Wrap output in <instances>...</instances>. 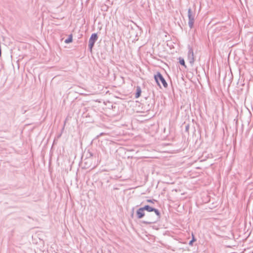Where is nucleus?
Wrapping results in <instances>:
<instances>
[{"instance_id":"423d86ee","label":"nucleus","mask_w":253,"mask_h":253,"mask_svg":"<svg viewBox=\"0 0 253 253\" xmlns=\"http://www.w3.org/2000/svg\"><path fill=\"white\" fill-rule=\"evenodd\" d=\"M98 36L97 34L93 33L91 35V37H90L89 39V42H93L95 43V42L97 40Z\"/></svg>"},{"instance_id":"6e6552de","label":"nucleus","mask_w":253,"mask_h":253,"mask_svg":"<svg viewBox=\"0 0 253 253\" xmlns=\"http://www.w3.org/2000/svg\"><path fill=\"white\" fill-rule=\"evenodd\" d=\"M144 211H147L149 212L153 211L154 210V208L150 207L149 205H145L144 207H143Z\"/></svg>"},{"instance_id":"dca6fc26","label":"nucleus","mask_w":253,"mask_h":253,"mask_svg":"<svg viewBox=\"0 0 253 253\" xmlns=\"http://www.w3.org/2000/svg\"><path fill=\"white\" fill-rule=\"evenodd\" d=\"M221 29V27H216V30H219Z\"/></svg>"},{"instance_id":"39448f33","label":"nucleus","mask_w":253,"mask_h":253,"mask_svg":"<svg viewBox=\"0 0 253 253\" xmlns=\"http://www.w3.org/2000/svg\"><path fill=\"white\" fill-rule=\"evenodd\" d=\"M136 216L137 218H142L145 215V212L143 208H140L138 209L136 212Z\"/></svg>"},{"instance_id":"7ed1b4c3","label":"nucleus","mask_w":253,"mask_h":253,"mask_svg":"<svg viewBox=\"0 0 253 253\" xmlns=\"http://www.w3.org/2000/svg\"><path fill=\"white\" fill-rule=\"evenodd\" d=\"M195 13L193 12L190 8L188 10V26L190 29L193 27L195 21Z\"/></svg>"},{"instance_id":"9b49d317","label":"nucleus","mask_w":253,"mask_h":253,"mask_svg":"<svg viewBox=\"0 0 253 253\" xmlns=\"http://www.w3.org/2000/svg\"><path fill=\"white\" fill-rule=\"evenodd\" d=\"M89 43H88V48L90 50V51H92V48L93 47V46H94V43L93 42H88Z\"/></svg>"},{"instance_id":"f257e3e1","label":"nucleus","mask_w":253,"mask_h":253,"mask_svg":"<svg viewBox=\"0 0 253 253\" xmlns=\"http://www.w3.org/2000/svg\"><path fill=\"white\" fill-rule=\"evenodd\" d=\"M153 211L155 212L156 215L151 216L150 218L146 220H143L142 223L145 224H151L156 223L160 218L161 213L158 209H155Z\"/></svg>"},{"instance_id":"f3484780","label":"nucleus","mask_w":253,"mask_h":253,"mask_svg":"<svg viewBox=\"0 0 253 253\" xmlns=\"http://www.w3.org/2000/svg\"><path fill=\"white\" fill-rule=\"evenodd\" d=\"M90 156H92V154H91V153H90Z\"/></svg>"},{"instance_id":"4468645a","label":"nucleus","mask_w":253,"mask_h":253,"mask_svg":"<svg viewBox=\"0 0 253 253\" xmlns=\"http://www.w3.org/2000/svg\"><path fill=\"white\" fill-rule=\"evenodd\" d=\"M66 120H67V119H66V120H65V122H64V127H63V128H62V130H63V129H64V126H65V124H66Z\"/></svg>"},{"instance_id":"0eeeda50","label":"nucleus","mask_w":253,"mask_h":253,"mask_svg":"<svg viewBox=\"0 0 253 253\" xmlns=\"http://www.w3.org/2000/svg\"><path fill=\"white\" fill-rule=\"evenodd\" d=\"M141 93V87L139 86H137L136 87V92L135 95V98H138L140 96Z\"/></svg>"},{"instance_id":"ddd939ff","label":"nucleus","mask_w":253,"mask_h":253,"mask_svg":"<svg viewBox=\"0 0 253 253\" xmlns=\"http://www.w3.org/2000/svg\"><path fill=\"white\" fill-rule=\"evenodd\" d=\"M195 240L194 239V237H193L192 240H191V241L189 242V244L190 245H192V243H193Z\"/></svg>"},{"instance_id":"1a4fd4ad","label":"nucleus","mask_w":253,"mask_h":253,"mask_svg":"<svg viewBox=\"0 0 253 253\" xmlns=\"http://www.w3.org/2000/svg\"><path fill=\"white\" fill-rule=\"evenodd\" d=\"M72 35L71 34L69 35V37L65 40V42L66 43L71 42H72Z\"/></svg>"},{"instance_id":"f8f14e48","label":"nucleus","mask_w":253,"mask_h":253,"mask_svg":"<svg viewBox=\"0 0 253 253\" xmlns=\"http://www.w3.org/2000/svg\"><path fill=\"white\" fill-rule=\"evenodd\" d=\"M189 125H187L185 126V131L186 132H188L189 131Z\"/></svg>"},{"instance_id":"20e7f679","label":"nucleus","mask_w":253,"mask_h":253,"mask_svg":"<svg viewBox=\"0 0 253 253\" xmlns=\"http://www.w3.org/2000/svg\"><path fill=\"white\" fill-rule=\"evenodd\" d=\"M188 59L190 64L192 65L194 63L195 59L193 48L190 46L188 47Z\"/></svg>"},{"instance_id":"f03ea898","label":"nucleus","mask_w":253,"mask_h":253,"mask_svg":"<svg viewBox=\"0 0 253 253\" xmlns=\"http://www.w3.org/2000/svg\"><path fill=\"white\" fill-rule=\"evenodd\" d=\"M154 79L157 84L160 87H161L160 82L162 83L164 87L167 88L168 87V84L167 82L160 72H157V74L154 75Z\"/></svg>"},{"instance_id":"9d476101","label":"nucleus","mask_w":253,"mask_h":253,"mask_svg":"<svg viewBox=\"0 0 253 253\" xmlns=\"http://www.w3.org/2000/svg\"><path fill=\"white\" fill-rule=\"evenodd\" d=\"M179 63L181 65H183V66H184L185 68L186 67V66L185 65V61H184V59L179 58Z\"/></svg>"},{"instance_id":"2eb2a0df","label":"nucleus","mask_w":253,"mask_h":253,"mask_svg":"<svg viewBox=\"0 0 253 253\" xmlns=\"http://www.w3.org/2000/svg\"><path fill=\"white\" fill-rule=\"evenodd\" d=\"M147 202H150V203H153V201H152V200H147Z\"/></svg>"}]
</instances>
